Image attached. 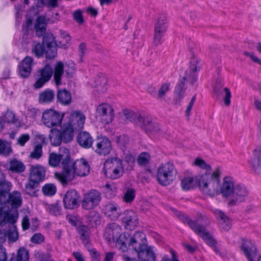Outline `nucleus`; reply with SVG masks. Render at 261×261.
<instances>
[{
    "instance_id": "1",
    "label": "nucleus",
    "mask_w": 261,
    "mask_h": 261,
    "mask_svg": "<svg viewBox=\"0 0 261 261\" xmlns=\"http://www.w3.org/2000/svg\"><path fill=\"white\" fill-rule=\"evenodd\" d=\"M132 245L138 253V257L141 261H156L153 247H147L145 234L140 231H136L133 236L123 233L117 240L116 247L122 251H125L128 246Z\"/></svg>"
},
{
    "instance_id": "2",
    "label": "nucleus",
    "mask_w": 261,
    "mask_h": 261,
    "mask_svg": "<svg viewBox=\"0 0 261 261\" xmlns=\"http://www.w3.org/2000/svg\"><path fill=\"white\" fill-rule=\"evenodd\" d=\"M64 167V172L55 173V177L64 185L72 180L75 175L85 176L90 172V166L87 161L84 159H81L75 162L70 159L68 164L66 163Z\"/></svg>"
},
{
    "instance_id": "3",
    "label": "nucleus",
    "mask_w": 261,
    "mask_h": 261,
    "mask_svg": "<svg viewBox=\"0 0 261 261\" xmlns=\"http://www.w3.org/2000/svg\"><path fill=\"white\" fill-rule=\"evenodd\" d=\"M180 219L185 224H187L195 232L201 237L207 245L211 247L215 246V240L205 229V226L210 223V219L206 216L198 214L196 220H192L187 215L182 214L180 215Z\"/></svg>"
},
{
    "instance_id": "4",
    "label": "nucleus",
    "mask_w": 261,
    "mask_h": 261,
    "mask_svg": "<svg viewBox=\"0 0 261 261\" xmlns=\"http://www.w3.org/2000/svg\"><path fill=\"white\" fill-rule=\"evenodd\" d=\"M47 23V19L44 16L41 15L37 18L34 25L36 35L39 37L43 36V37L42 45L40 43L33 42V49H44L45 47L51 49L58 46L53 34L47 33L44 35L46 31Z\"/></svg>"
},
{
    "instance_id": "5",
    "label": "nucleus",
    "mask_w": 261,
    "mask_h": 261,
    "mask_svg": "<svg viewBox=\"0 0 261 261\" xmlns=\"http://www.w3.org/2000/svg\"><path fill=\"white\" fill-rule=\"evenodd\" d=\"M220 174L219 168L215 169L212 174H204L198 179L200 189L205 194L213 196L220 193Z\"/></svg>"
},
{
    "instance_id": "6",
    "label": "nucleus",
    "mask_w": 261,
    "mask_h": 261,
    "mask_svg": "<svg viewBox=\"0 0 261 261\" xmlns=\"http://www.w3.org/2000/svg\"><path fill=\"white\" fill-rule=\"evenodd\" d=\"M12 187L11 182L7 180L2 174L0 177V203L2 204L9 203L13 208H17L21 205V196L18 191L9 192Z\"/></svg>"
},
{
    "instance_id": "7",
    "label": "nucleus",
    "mask_w": 261,
    "mask_h": 261,
    "mask_svg": "<svg viewBox=\"0 0 261 261\" xmlns=\"http://www.w3.org/2000/svg\"><path fill=\"white\" fill-rule=\"evenodd\" d=\"M18 218V213L16 210L5 211L4 207L0 208V224L2 226L9 224L6 236L11 242H15L18 239V233L15 225Z\"/></svg>"
},
{
    "instance_id": "8",
    "label": "nucleus",
    "mask_w": 261,
    "mask_h": 261,
    "mask_svg": "<svg viewBox=\"0 0 261 261\" xmlns=\"http://www.w3.org/2000/svg\"><path fill=\"white\" fill-rule=\"evenodd\" d=\"M103 170L108 178H118L123 175L124 171L122 161L117 158L108 159L104 163Z\"/></svg>"
},
{
    "instance_id": "9",
    "label": "nucleus",
    "mask_w": 261,
    "mask_h": 261,
    "mask_svg": "<svg viewBox=\"0 0 261 261\" xmlns=\"http://www.w3.org/2000/svg\"><path fill=\"white\" fill-rule=\"evenodd\" d=\"M176 171L174 165L170 162L162 164L158 169L156 178L163 185H169L173 181Z\"/></svg>"
},
{
    "instance_id": "10",
    "label": "nucleus",
    "mask_w": 261,
    "mask_h": 261,
    "mask_svg": "<svg viewBox=\"0 0 261 261\" xmlns=\"http://www.w3.org/2000/svg\"><path fill=\"white\" fill-rule=\"evenodd\" d=\"M101 200L100 193L96 190H91L84 195L81 205L85 210H92L99 204Z\"/></svg>"
},
{
    "instance_id": "11",
    "label": "nucleus",
    "mask_w": 261,
    "mask_h": 261,
    "mask_svg": "<svg viewBox=\"0 0 261 261\" xmlns=\"http://www.w3.org/2000/svg\"><path fill=\"white\" fill-rule=\"evenodd\" d=\"M70 159L69 150L65 147H61L59 150V153L54 152L51 153L48 158V164L49 166L56 167L58 166L61 161L63 167V171L64 172V166L66 164H68Z\"/></svg>"
},
{
    "instance_id": "12",
    "label": "nucleus",
    "mask_w": 261,
    "mask_h": 261,
    "mask_svg": "<svg viewBox=\"0 0 261 261\" xmlns=\"http://www.w3.org/2000/svg\"><path fill=\"white\" fill-rule=\"evenodd\" d=\"M92 149L100 155L109 154L112 150L110 140L105 136H98L94 141Z\"/></svg>"
},
{
    "instance_id": "13",
    "label": "nucleus",
    "mask_w": 261,
    "mask_h": 261,
    "mask_svg": "<svg viewBox=\"0 0 261 261\" xmlns=\"http://www.w3.org/2000/svg\"><path fill=\"white\" fill-rule=\"evenodd\" d=\"M62 120V116L57 111L51 109L44 111L42 115L43 124L49 128L59 125Z\"/></svg>"
},
{
    "instance_id": "14",
    "label": "nucleus",
    "mask_w": 261,
    "mask_h": 261,
    "mask_svg": "<svg viewBox=\"0 0 261 261\" xmlns=\"http://www.w3.org/2000/svg\"><path fill=\"white\" fill-rule=\"evenodd\" d=\"M233 190L231 200L228 203V205L230 206L237 205L244 202L249 193L246 187L241 184L236 185Z\"/></svg>"
},
{
    "instance_id": "15",
    "label": "nucleus",
    "mask_w": 261,
    "mask_h": 261,
    "mask_svg": "<svg viewBox=\"0 0 261 261\" xmlns=\"http://www.w3.org/2000/svg\"><path fill=\"white\" fill-rule=\"evenodd\" d=\"M114 111L111 105L102 103L96 110V117L103 124L111 123L114 118Z\"/></svg>"
},
{
    "instance_id": "16",
    "label": "nucleus",
    "mask_w": 261,
    "mask_h": 261,
    "mask_svg": "<svg viewBox=\"0 0 261 261\" xmlns=\"http://www.w3.org/2000/svg\"><path fill=\"white\" fill-rule=\"evenodd\" d=\"M201 66L202 61L197 57L194 56L190 61L189 70L185 72L184 76V80L191 79V84L193 85L197 80L196 72L201 69Z\"/></svg>"
},
{
    "instance_id": "17",
    "label": "nucleus",
    "mask_w": 261,
    "mask_h": 261,
    "mask_svg": "<svg viewBox=\"0 0 261 261\" xmlns=\"http://www.w3.org/2000/svg\"><path fill=\"white\" fill-rule=\"evenodd\" d=\"M39 73L36 77V82L34 85L35 88L39 89L51 79L53 71L51 67L49 64L45 65L43 68L38 71Z\"/></svg>"
},
{
    "instance_id": "18",
    "label": "nucleus",
    "mask_w": 261,
    "mask_h": 261,
    "mask_svg": "<svg viewBox=\"0 0 261 261\" xmlns=\"http://www.w3.org/2000/svg\"><path fill=\"white\" fill-rule=\"evenodd\" d=\"M80 195L74 190L67 191L63 198V203L65 208L74 209L79 206Z\"/></svg>"
},
{
    "instance_id": "19",
    "label": "nucleus",
    "mask_w": 261,
    "mask_h": 261,
    "mask_svg": "<svg viewBox=\"0 0 261 261\" xmlns=\"http://www.w3.org/2000/svg\"><path fill=\"white\" fill-rule=\"evenodd\" d=\"M122 221L125 229L129 230L134 229L139 223L137 215L132 210H126L124 212Z\"/></svg>"
},
{
    "instance_id": "20",
    "label": "nucleus",
    "mask_w": 261,
    "mask_h": 261,
    "mask_svg": "<svg viewBox=\"0 0 261 261\" xmlns=\"http://www.w3.org/2000/svg\"><path fill=\"white\" fill-rule=\"evenodd\" d=\"M121 233V228L115 223L109 224L105 229L104 237L109 243L117 242Z\"/></svg>"
},
{
    "instance_id": "21",
    "label": "nucleus",
    "mask_w": 261,
    "mask_h": 261,
    "mask_svg": "<svg viewBox=\"0 0 261 261\" xmlns=\"http://www.w3.org/2000/svg\"><path fill=\"white\" fill-rule=\"evenodd\" d=\"M137 124L142 128L148 132H157L159 130V124L152 122V118L149 116H137Z\"/></svg>"
},
{
    "instance_id": "22",
    "label": "nucleus",
    "mask_w": 261,
    "mask_h": 261,
    "mask_svg": "<svg viewBox=\"0 0 261 261\" xmlns=\"http://www.w3.org/2000/svg\"><path fill=\"white\" fill-rule=\"evenodd\" d=\"M241 248L248 261H261V255L257 257L256 248L250 241L243 242Z\"/></svg>"
},
{
    "instance_id": "23",
    "label": "nucleus",
    "mask_w": 261,
    "mask_h": 261,
    "mask_svg": "<svg viewBox=\"0 0 261 261\" xmlns=\"http://www.w3.org/2000/svg\"><path fill=\"white\" fill-rule=\"evenodd\" d=\"M85 121V115L79 111H74L71 113L68 123L75 130H80L83 128Z\"/></svg>"
},
{
    "instance_id": "24",
    "label": "nucleus",
    "mask_w": 261,
    "mask_h": 261,
    "mask_svg": "<svg viewBox=\"0 0 261 261\" xmlns=\"http://www.w3.org/2000/svg\"><path fill=\"white\" fill-rule=\"evenodd\" d=\"M45 176L46 169L42 165L38 164L30 168L29 179L40 183L45 179Z\"/></svg>"
},
{
    "instance_id": "25",
    "label": "nucleus",
    "mask_w": 261,
    "mask_h": 261,
    "mask_svg": "<svg viewBox=\"0 0 261 261\" xmlns=\"http://www.w3.org/2000/svg\"><path fill=\"white\" fill-rule=\"evenodd\" d=\"M102 212L110 219L115 220L119 217L121 210L117 204L109 202L103 205Z\"/></svg>"
},
{
    "instance_id": "26",
    "label": "nucleus",
    "mask_w": 261,
    "mask_h": 261,
    "mask_svg": "<svg viewBox=\"0 0 261 261\" xmlns=\"http://www.w3.org/2000/svg\"><path fill=\"white\" fill-rule=\"evenodd\" d=\"M235 186L231 178L226 177L223 179L222 187L220 188V193H221L223 197L227 198L230 201L232 197Z\"/></svg>"
},
{
    "instance_id": "27",
    "label": "nucleus",
    "mask_w": 261,
    "mask_h": 261,
    "mask_svg": "<svg viewBox=\"0 0 261 261\" xmlns=\"http://www.w3.org/2000/svg\"><path fill=\"white\" fill-rule=\"evenodd\" d=\"M224 95V102L226 106H229L230 104L231 94L230 90L227 88H223L221 85L216 86L214 90V97L219 99L221 96Z\"/></svg>"
},
{
    "instance_id": "28",
    "label": "nucleus",
    "mask_w": 261,
    "mask_h": 261,
    "mask_svg": "<svg viewBox=\"0 0 261 261\" xmlns=\"http://www.w3.org/2000/svg\"><path fill=\"white\" fill-rule=\"evenodd\" d=\"M33 59L27 56L19 65V74L23 77L29 76L32 70Z\"/></svg>"
},
{
    "instance_id": "29",
    "label": "nucleus",
    "mask_w": 261,
    "mask_h": 261,
    "mask_svg": "<svg viewBox=\"0 0 261 261\" xmlns=\"http://www.w3.org/2000/svg\"><path fill=\"white\" fill-rule=\"evenodd\" d=\"M214 214L219 221L220 227L224 230H228L231 227L230 219L221 211L216 209Z\"/></svg>"
},
{
    "instance_id": "30",
    "label": "nucleus",
    "mask_w": 261,
    "mask_h": 261,
    "mask_svg": "<svg viewBox=\"0 0 261 261\" xmlns=\"http://www.w3.org/2000/svg\"><path fill=\"white\" fill-rule=\"evenodd\" d=\"M77 142L81 146L85 148L92 147V144H94L92 137L86 132H82L78 135Z\"/></svg>"
},
{
    "instance_id": "31",
    "label": "nucleus",
    "mask_w": 261,
    "mask_h": 261,
    "mask_svg": "<svg viewBox=\"0 0 261 261\" xmlns=\"http://www.w3.org/2000/svg\"><path fill=\"white\" fill-rule=\"evenodd\" d=\"M55 96L54 90L47 89L39 94L38 101L40 103H49L53 101Z\"/></svg>"
},
{
    "instance_id": "32",
    "label": "nucleus",
    "mask_w": 261,
    "mask_h": 261,
    "mask_svg": "<svg viewBox=\"0 0 261 261\" xmlns=\"http://www.w3.org/2000/svg\"><path fill=\"white\" fill-rule=\"evenodd\" d=\"M77 232L83 243L88 247L89 245L90 229L85 225H81L77 228Z\"/></svg>"
},
{
    "instance_id": "33",
    "label": "nucleus",
    "mask_w": 261,
    "mask_h": 261,
    "mask_svg": "<svg viewBox=\"0 0 261 261\" xmlns=\"http://www.w3.org/2000/svg\"><path fill=\"white\" fill-rule=\"evenodd\" d=\"M64 65L62 62H58L55 66L54 79L57 85L61 84L62 76L64 74Z\"/></svg>"
},
{
    "instance_id": "34",
    "label": "nucleus",
    "mask_w": 261,
    "mask_h": 261,
    "mask_svg": "<svg viewBox=\"0 0 261 261\" xmlns=\"http://www.w3.org/2000/svg\"><path fill=\"white\" fill-rule=\"evenodd\" d=\"M9 164V170L13 173H21L25 169L24 164L17 159H14L11 160Z\"/></svg>"
},
{
    "instance_id": "35",
    "label": "nucleus",
    "mask_w": 261,
    "mask_h": 261,
    "mask_svg": "<svg viewBox=\"0 0 261 261\" xmlns=\"http://www.w3.org/2000/svg\"><path fill=\"white\" fill-rule=\"evenodd\" d=\"M49 138L51 144L54 146L60 145L63 141L60 130L56 128L50 129Z\"/></svg>"
},
{
    "instance_id": "36",
    "label": "nucleus",
    "mask_w": 261,
    "mask_h": 261,
    "mask_svg": "<svg viewBox=\"0 0 261 261\" xmlns=\"http://www.w3.org/2000/svg\"><path fill=\"white\" fill-rule=\"evenodd\" d=\"M74 129L68 124L64 125L61 128L62 139L63 142L67 143L70 142L73 138V133Z\"/></svg>"
},
{
    "instance_id": "37",
    "label": "nucleus",
    "mask_w": 261,
    "mask_h": 261,
    "mask_svg": "<svg viewBox=\"0 0 261 261\" xmlns=\"http://www.w3.org/2000/svg\"><path fill=\"white\" fill-rule=\"evenodd\" d=\"M57 97L58 101L63 105H67L69 104L71 101V94L66 90H59Z\"/></svg>"
},
{
    "instance_id": "38",
    "label": "nucleus",
    "mask_w": 261,
    "mask_h": 261,
    "mask_svg": "<svg viewBox=\"0 0 261 261\" xmlns=\"http://www.w3.org/2000/svg\"><path fill=\"white\" fill-rule=\"evenodd\" d=\"M167 28V25L165 18L164 17H160L158 19L155 25L154 32L164 34Z\"/></svg>"
},
{
    "instance_id": "39",
    "label": "nucleus",
    "mask_w": 261,
    "mask_h": 261,
    "mask_svg": "<svg viewBox=\"0 0 261 261\" xmlns=\"http://www.w3.org/2000/svg\"><path fill=\"white\" fill-rule=\"evenodd\" d=\"M39 182L29 178L28 182L25 185V191L27 194L31 196L36 195V189L37 188Z\"/></svg>"
},
{
    "instance_id": "40",
    "label": "nucleus",
    "mask_w": 261,
    "mask_h": 261,
    "mask_svg": "<svg viewBox=\"0 0 261 261\" xmlns=\"http://www.w3.org/2000/svg\"><path fill=\"white\" fill-rule=\"evenodd\" d=\"M249 164L257 174L261 173V158L253 156L249 161Z\"/></svg>"
},
{
    "instance_id": "41",
    "label": "nucleus",
    "mask_w": 261,
    "mask_h": 261,
    "mask_svg": "<svg viewBox=\"0 0 261 261\" xmlns=\"http://www.w3.org/2000/svg\"><path fill=\"white\" fill-rule=\"evenodd\" d=\"M197 182V179L194 177H185L181 182L182 188L185 190H189L193 188Z\"/></svg>"
},
{
    "instance_id": "42",
    "label": "nucleus",
    "mask_w": 261,
    "mask_h": 261,
    "mask_svg": "<svg viewBox=\"0 0 261 261\" xmlns=\"http://www.w3.org/2000/svg\"><path fill=\"white\" fill-rule=\"evenodd\" d=\"M42 191L44 195L52 196L56 194L57 188L53 184H46L42 187Z\"/></svg>"
},
{
    "instance_id": "43",
    "label": "nucleus",
    "mask_w": 261,
    "mask_h": 261,
    "mask_svg": "<svg viewBox=\"0 0 261 261\" xmlns=\"http://www.w3.org/2000/svg\"><path fill=\"white\" fill-rule=\"evenodd\" d=\"M193 164V165L196 167H198L202 169L205 170V174H211V166L209 164H206L204 160H203V159L197 158L195 159Z\"/></svg>"
},
{
    "instance_id": "44",
    "label": "nucleus",
    "mask_w": 261,
    "mask_h": 261,
    "mask_svg": "<svg viewBox=\"0 0 261 261\" xmlns=\"http://www.w3.org/2000/svg\"><path fill=\"white\" fill-rule=\"evenodd\" d=\"M136 197V191L133 188H127L123 193V200L126 203H131Z\"/></svg>"
},
{
    "instance_id": "45",
    "label": "nucleus",
    "mask_w": 261,
    "mask_h": 261,
    "mask_svg": "<svg viewBox=\"0 0 261 261\" xmlns=\"http://www.w3.org/2000/svg\"><path fill=\"white\" fill-rule=\"evenodd\" d=\"M42 146L41 144H36L30 156L32 159L38 160L42 156Z\"/></svg>"
},
{
    "instance_id": "46",
    "label": "nucleus",
    "mask_w": 261,
    "mask_h": 261,
    "mask_svg": "<svg viewBox=\"0 0 261 261\" xmlns=\"http://www.w3.org/2000/svg\"><path fill=\"white\" fill-rule=\"evenodd\" d=\"M170 83H165L162 84L158 91V99L164 98L166 93L169 90Z\"/></svg>"
},
{
    "instance_id": "47",
    "label": "nucleus",
    "mask_w": 261,
    "mask_h": 261,
    "mask_svg": "<svg viewBox=\"0 0 261 261\" xmlns=\"http://www.w3.org/2000/svg\"><path fill=\"white\" fill-rule=\"evenodd\" d=\"M150 160V154L148 152H143L140 154L137 160L139 165L145 166L149 163Z\"/></svg>"
},
{
    "instance_id": "48",
    "label": "nucleus",
    "mask_w": 261,
    "mask_h": 261,
    "mask_svg": "<svg viewBox=\"0 0 261 261\" xmlns=\"http://www.w3.org/2000/svg\"><path fill=\"white\" fill-rule=\"evenodd\" d=\"M186 81L189 82L190 83V84H191V79H190V80L188 79V80H186L185 81L184 79V77H183L182 78V79L177 84L176 86L175 87V91L176 93H177V94L180 97L181 96L182 92L186 89L185 83Z\"/></svg>"
},
{
    "instance_id": "49",
    "label": "nucleus",
    "mask_w": 261,
    "mask_h": 261,
    "mask_svg": "<svg viewBox=\"0 0 261 261\" xmlns=\"http://www.w3.org/2000/svg\"><path fill=\"white\" fill-rule=\"evenodd\" d=\"M29 258V252L24 248H20L17 252V261H28Z\"/></svg>"
},
{
    "instance_id": "50",
    "label": "nucleus",
    "mask_w": 261,
    "mask_h": 261,
    "mask_svg": "<svg viewBox=\"0 0 261 261\" xmlns=\"http://www.w3.org/2000/svg\"><path fill=\"white\" fill-rule=\"evenodd\" d=\"M89 221L95 225L98 224L101 222V218L98 213L95 211H91L88 214Z\"/></svg>"
},
{
    "instance_id": "51",
    "label": "nucleus",
    "mask_w": 261,
    "mask_h": 261,
    "mask_svg": "<svg viewBox=\"0 0 261 261\" xmlns=\"http://www.w3.org/2000/svg\"><path fill=\"white\" fill-rule=\"evenodd\" d=\"M37 4L39 7L47 6L55 8L58 6V0H37Z\"/></svg>"
},
{
    "instance_id": "52",
    "label": "nucleus",
    "mask_w": 261,
    "mask_h": 261,
    "mask_svg": "<svg viewBox=\"0 0 261 261\" xmlns=\"http://www.w3.org/2000/svg\"><path fill=\"white\" fill-rule=\"evenodd\" d=\"M124 115L126 119L129 121H134L137 123V116L140 115V114H136L133 111L125 110L124 111Z\"/></svg>"
},
{
    "instance_id": "53",
    "label": "nucleus",
    "mask_w": 261,
    "mask_h": 261,
    "mask_svg": "<svg viewBox=\"0 0 261 261\" xmlns=\"http://www.w3.org/2000/svg\"><path fill=\"white\" fill-rule=\"evenodd\" d=\"M46 208L50 214L55 216L59 215L61 213V207L57 204L48 205Z\"/></svg>"
},
{
    "instance_id": "54",
    "label": "nucleus",
    "mask_w": 261,
    "mask_h": 261,
    "mask_svg": "<svg viewBox=\"0 0 261 261\" xmlns=\"http://www.w3.org/2000/svg\"><path fill=\"white\" fill-rule=\"evenodd\" d=\"M105 188V193L110 198L113 197L116 193V188L110 184H106Z\"/></svg>"
},
{
    "instance_id": "55",
    "label": "nucleus",
    "mask_w": 261,
    "mask_h": 261,
    "mask_svg": "<svg viewBox=\"0 0 261 261\" xmlns=\"http://www.w3.org/2000/svg\"><path fill=\"white\" fill-rule=\"evenodd\" d=\"M163 34L154 32L153 44L154 47H158L163 42Z\"/></svg>"
},
{
    "instance_id": "56",
    "label": "nucleus",
    "mask_w": 261,
    "mask_h": 261,
    "mask_svg": "<svg viewBox=\"0 0 261 261\" xmlns=\"http://www.w3.org/2000/svg\"><path fill=\"white\" fill-rule=\"evenodd\" d=\"M44 238L40 233H35L31 238V241L34 244H41L44 241Z\"/></svg>"
},
{
    "instance_id": "57",
    "label": "nucleus",
    "mask_w": 261,
    "mask_h": 261,
    "mask_svg": "<svg viewBox=\"0 0 261 261\" xmlns=\"http://www.w3.org/2000/svg\"><path fill=\"white\" fill-rule=\"evenodd\" d=\"M129 141V137L126 135H122L117 138V142L119 145L124 146Z\"/></svg>"
},
{
    "instance_id": "58",
    "label": "nucleus",
    "mask_w": 261,
    "mask_h": 261,
    "mask_svg": "<svg viewBox=\"0 0 261 261\" xmlns=\"http://www.w3.org/2000/svg\"><path fill=\"white\" fill-rule=\"evenodd\" d=\"M30 136L29 134H22L18 139V143L20 146H24L25 143L30 140Z\"/></svg>"
},
{
    "instance_id": "59",
    "label": "nucleus",
    "mask_w": 261,
    "mask_h": 261,
    "mask_svg": "<svg viewBox=\"0 0 261 261\" xmlns=\"http://www.w3.org/2000/svg\"><path fill=\"white\" fill-rule=\"evenodd\" d=\"M57 55V50H45L44 56L47 59H54Z\"/></svg>"
},
{
    "instance_id": "60",
    "label": "nucleus",
    "mask_w": 261,
    "mask_h": 261,
    "mask_svg": "<svg viewBox=\"0 0 261 261\" xmlns=\"http://www.w3.org/2000/svg\"><path fill=\"white\" fill-rule=\"evenodd\" d=\"M73 18L79 23H82L83 22L82 14L80 10H76L74 12Z\"/></svg>"
},
{
    "instance_id": "61",
    "label": "nucleus",
    "mask_w": 261,
    "mask_h": 261,
    "mask_svg": "<svg viewBox=\"0 0 261 261\" xmlns=\"http://www.w3.org/2000/svg\"><path fill=\"white\" fill-rule=\"evenodd\" d=\"M9 152V147L7 146L6 143L0 140V154H6Z\"/></svg>"
},
{
    "instance_id": "62",
    "label": "nucleus",
    "mask_w": 261,
    "mask_h": 261,
    "mask_svg": "<svg viewBox=\"0 0 261 261\" xmlns=\"http://www.w3.org/2000/svg\"><path fill=\"white\" fill-rule=\"evenodd\" d=\"M22 227L23 230H25L29 229L30 223L29 218L28 216H25L22 220Z\"/></svg>"
},
{
    "instance_id": "63",
    "label": "nucleus",
    "mask_w": 261,
    "mask_h": 261,
    "mask_svg": "<svg viewBox=\"0 0 261 261\" xmlns=\"http://www.w3.org/2000/svg\"><path fill=\"white\" fill-rule=\"evenodd\" d=\"M64 72H65L66 76L68 77L72 76L74 73V69L72 67H69L67 65H64Z\"/></svg>"
},
{
    "instance_id": "64",
    "label": "nucleus",
    "mask_w": 261,
    "mask_h": 261,
    "mask_svg": "<svg viewBox=\"0 0 261 261\" xmlns=\"http://www.w3.org/2000/svg\"><path fill=\"white\" fill-rule=\"evenodd\" d=\"M37 144H41V146L46 143V137L43 135H37L36 136Z\"/></svg>"
}]
</instances>
